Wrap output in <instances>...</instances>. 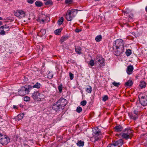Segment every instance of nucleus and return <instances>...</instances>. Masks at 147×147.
<instances>
[{"instance_id":"e433bc0d","label":"nucleus","mask_w":147,"mask_h":147,"mask_svg":"<svg viewBox=\"0 0 147 147\" xmlns=\"http://www.w3.org/2000/svg\"><path fill=\"white\" fill-rule=\"evenodd\" d=\"M112 84L114 85V86L118 87L120 85V84L119 82H115L112 83Z\"/></svg>"},{"instance_id":"ddd939ff","label":"nucleus","mask_w":147,"mask_h":147,"mask_svg":"<svg viewBox=\"0 0 147 147\" xmlns=\"http://www.w3.org/2000/svg\"><path fill=\"white\" fill-rule=\"evenodd\" d=\"M52 108L54 110L56 111H59L61 109H62L61 106H60V105L57 102L56 104L53 105Z\"/></svg>"},{"instance_id":"0eeeda50","label":"nucleus","mask_w":147,"mask_h":147,"mask_svg":"<svg viewBox=\"0 0 147 147\" xmlns=\"http://www.w3.org/2000/svg\"><path fill=\"white\" fill-rule=\"evenodd\" d=\"M32 96L35 100L37 101L43 99L45 97V96L43 94L40 93L38 91H36L32 93Z\"/></svg>"},{"instance_id":"49530a36","label":"nucleus","mask_w":147,"mask_h":147,"mask_svg":"<svg viewBox=\"0 0 147 147\" xmlns=\"http://www.w3.org/2000/svg\"><path fill=\"white\" fill-rule=\"evenodd\" d=\"M133 14H131V16H129V20H132L133 18Z\"/></svg>"},{"instance_id":"bb28decb","label":"nucleus","mask_w":147,"mask_h":147,"mask_svg":"<svg viewBox=\"0 0 147 147\" xmlns=\"http://www.w3.org/2000/svg\"><path fill=\"white\" fill-rule=\"evenodd\" d=\"M102 38V36L100 35H98L95 38V40L96 42L100 41Z\"/></svg>"},{"instance_id":"2eb2a0df","label":"nucleus","mask_w":147,"mask_h":147,"mask_svg":"<svg viewBox=\"0 0 147 147\" xmlns=\"http://www.w3.org/2000/svg\"><path fill=\"white\" fill-rule=\"evenodd\" d=\"M117 147H120L123 144V140L121 139L119 140L114 143Z\"/></svg>"},{"instance_id":"b1692460","label":"nucleus","mask_w":147,"mask_h":147,"mask_svg":"<svg viewBox=\"0 0 147 147\" xmlns=\"http://www.w3.org/2000/svg\"><path fill=\"white\" fill-rule=\"evenodd\" d=\"M3 28H4L5 31L6 32H7L8 31H9L10 28L9 26L7 25H5L4 26H2Z\"/></svg>"},{"instance_id":"7c9ffc66","label":"nucleus","mask_w":147,"mask_h":147,"mask_svg":"<svg viewBox=\"0 0 147 147\" xmlns=\"http://www.w3.org/2000/svg\"><path fill=\"white\" fill-rule=\"evenodd\" d=\"M84 142L81 141H78V143H77V145L79 146H83L84 145Z\"/></svg>"},{"instance_id":"423d86ee","label":"nucleus","mask_w":147,"mask_h":147,"mask_svg":"<svg viewBox=\"0 0 147 147\" xmlns=\"http://www.w3.org/2000/svg\"><path fill=\"white\" fill-rule=\"evenodd\" d=\"M37 20L41 23L44 24L49 22L50 20V19L49 16L45 14H42L40 15Z\"/></svg>"},{"instance_id":"79ce46f5","label":"nucleus","mask_w":147,"mask_h":147,"mask_svg":"<svg viewBox=\"0 0 147 147\" xmlns=\"http://www.w3.org/2000/svg\"><path fill=\"white\" fill-rule=\"evenodd\" d=\"M58 89L60 92H61L62 91V85H61L59 86Z\"/></svg>"},{"instance_id":"1a4fd4ad","label":"nucleus","mask_w":147,"mask_h":147,"mask_svg":"<svg viewBox=\"0 0 147 147\" xmlns=\"http://www.w3.org/2000/svg\"><path fill=\"white\" fill-rule=\"evenodd\" d=\"M10 142L8 137L0 133V143L3 145H6Z\"/></svg>"},{"instance_id":"a878e982","label":"nucleus","mask_w":147,"mask_h":147,"mask_svg":"<svg viewBox=\"0 0 147 147\" xmlns=\"http://www.w3.org/2000/svg\"><path fill=\"white\" fill-rule=\"evenodd\" d=\"M64 19L63 17H61L58 20L57 22V24L58 25H60L63 23V21Z\"/></svg>"},{"instance_id":"f03ea898","label":"nucleus","mask_w":147,"mask_h":147,"mask_svg":"<svg viewBox=\"0 0 147 147\" xmlns=\"http://www.w3.org/2000/svg\"><path fill=\"white\" fill-rule=\"evenodd\" d=\"M78 10L76 9H72L67 10L66 15V19L68 21H71L76 15Z\"/></svg>"},{"instance_id":"6e6552de","label":"nucleus","mask_w":147,"mask_h":147,"mask_svg":"<svg viewBox=\"0 0 147 147\" xmlns=\"http://www.w3.org/2000/svg\"><path fill=\"white\" fill-rule=\"evenodd\" d=\"M29 87L26 85L22 86L18 91V94L20 96H24L29 93Z\"/></svg>"},{"instance_id":"f704fd0d","label":"nucleus","mask_w":147,"mask_h":147,"mask_svg":"<svg viewBox=\"0 0 147 147\" xmlns=\"http://www.w3.org/2000/svg\"><path fill=\"white\" fill-rule=\"evenodd\" d=\"M82 110V107H78L77 108L76 111L78 113H80Z\"/></svg>"},{"instance_id":"5fc2aeb1","label":"nucleus","mask_w":147,"mask_h":147,"mask_svg":"<svg viewBox=\"0 0 147 147\" xmlns=\"http://www.w3.org/2000/svg\"><path fill=\"white\" fill-rule=\"evenodd\" d=\"M44 1H47L48 0H43Z\"/></svg>"},{"instance_id":"473e14b6","label":"nucleus","mask_w":147,"mask_h":147,"mask_svg":"<svg viewBox=\"0 0 147 147\" xmlns=\"http://www.w3.org/2000/svg\"><path fill=\"white\" fill-rule=\"evenodd\" d=\"M125 53L127 56H129L131 53V50L128 49L126 51Z\"/></svg>"},{"instance_id":"c9c22d12","label":"nucleus","mask_w":147,"mask_h":147,"mask_svg":"<svg viewBox=\"0 0 147 147\" xmlns=\"http://www.w3.org/2000/svg\"><path fill=\"white\" fill-rule=\"evenodd\" d=\"M73 2L72 0H65V3L67 4H71L73 3Z\"/></svg>"},{"instance_id":"c03bdc74","label":"nucleus","mask_w":147,"mask_h":147,"mask_svg":"<svg viewBox=\"0 0 147 147\" xmlns=\"http://www.w3.org/2000/svg\"><path fill=\"white\" fill-rule=\"evenodd\" d=\"M27 2L28 3L32 4L34 3V1L33 0H27Z\"/></svg>"},{"instance_id":"6e6d98bb","label":"nucleus","mask_w":147,"mask_h":147,"mask_svg":"<svg viewBox=\"0 0 147 147\" xmlns=\"http://www.w3.org/2000/svg\"><path fill=\"white\" fill-rule=\"evenodd\" d=\"M138 108H140V107H138Z\"/></svg>"},{"instance_id":"412c9836","label":"nucleus","mask_w":147,"mask_h":147,"mask_svg":"<svg viewBox=\"0 0 147 147\" xmlns=\"http://www.w3.org/2000/svg\"><path fill=\"white\" fill-rule=\"evenodd\" d=\"M6 32L4 28H3L2 26H1L0 27V34L1 35H5V34Z\"/></svg>"},{"instance_id":"8fccbe9b","label":"nucleus","mask_w":147,"mask_h":147,"mask_svg":"<svg viewBox=\"0 0 147 147\" xmlns=\"http://www.w3.org/2000/svg\"><path fill=\"white\" fill-rule=\"evenodd\" d=\"M2 24V22L1 21H0V26Z\"/></svg>"},{"instance_id":"09e8293b","label":"nucleus","mask_w":147,"mask_h":147,"mask_svg":"<svg viewBox=\"0 0 147 147\" xmlns=\"http://www.w3.org/2000/svg\"><path fill=\"white\" fill-rule=\"evenodd\" d=\"M13 107L14 109H17V106L15 105H14Z\"/></svg>"},{"instance_id":"2f4dec72","label":"nucleus","mask_w":147,"mask_h":147,"mask_svg":"<svg viewBox=\"0 0 147 147\" xmlns=\"http://www.w3.org/2000/svg\"><path fill=\"white\" fill-rule=\"evenodd\" d=\"M68 38V37L67 36H62L61 37V39L60 40V41L61 43L63 42L65 40H67Z\"/></svg>"},{"instance_id":"20e7f679","label":"nucleus","mask_w":147,"mask_h":147,"mask_svg":"<svg viewBox=\"0 0 147 147\" xmlns=\"http://www.w3.org/2000/svg\"><path fill=\"white\" fill-rule=\"evenodd\" d=\"M95 63L97 64L98 67L101 68L105 65V60L102 56L100 55H97L96 57L94 59Z\"/></svg>"},{"instance_id":"6ab92c4d","label":"nucleus","mask_w":147,"mask_h":147,"mask_svg":"<svg viewBox=\"0 0 147 147\" xmlns=\"http://www.w3.org/2000/svg\"><path fill=\"white\" fill-rule=\"evenodd\" d=\"M45 4L46 5L52 6L53 4V2L51 0H48L45 3Z\"/></svg>"},{"instance_id":"f8f14e48","label":"nucleus","mask_w":147,"mask_h":147,"mask_svg":"<svg viewBox=\"0 0 147 147\" xmlns=\"http://www.w3.org/2000/svg\"><path fill=\"white\" fill-rule=\"evenodd\" d=\"M15 15L19 18H24L25 15V13L24 11L22 10H17L15 13Z\"/></svg>"},{"instance_id":"a211bd4d","label":"nucleus","mask_w":147,"mask_h":147,"mask_svg":"<svg viewBox=\"0 0 147 147\" xmlns=\"http://www.w3.org/2000/svg\"><path fill=\"white\" fill-rule=\"evenodd\" d=\"M115 131L117 132H119L122 131L123 128L120 125L116 126L115 127Z\"/></svg>"},{"instance_id":"4c0bfd02","label":"nucleus","mask_w":147,"mask_h":147,"mask_svg":"<svg viewBox=\"0 0 147 147\" xmlns=\"http://www.w3.org/2000/svg\"><path fill=\"white\" fill-rule=\"evenodd\" d=\"M86 103L87 102L86 100H83L81 102L80 104L82 106H84L86 105Z\"/></svg>"},{"instance_id":"c85d7f7f","label":"nucleus","mask_w":147,"mask_h":147,"mask_svg":"<svg viewBox=\"0 0 147 147\" xmlns=\"http://www.w3.org/2000/svg\"><path fill=\"white\" fill-rule=\"evenodd\" d=\"M81 48L80 47H78L75 48V51L78 54H80L81 53Z\"/></svg>"},{"instance_id":"de8ad7c7","label":"nucleus","mask_w":147,"mask_h":147,"mask_svg":"<svg viewBox=\"0 0 147 147\" xmlns=\"http://www.w3.org/2000/svg\"><path fill=\"white\" fill-rule=\"evenodd\" d=\"M81 31V30L78 29H76L75 30V32H79Z\"/></svg>"},{"instance_id":"4be33fe9","label":"nucleus","mask_w":147,"mask_h":147,"mask_svg":"<svg viewBox=\"0 0 147 147\" xmlns=\"http://www.w3.org/2000/svg\"><path fill=\"white\" fill-rule=\"evenodd\" d=\"M146 84L144 81L141 82L139 86L141 88H145L146 86Z\"/></svg>"},{"instance_id":"58836bf2","label":"nucleus","mask_w":147,"mask_h":147,"mask_svg":"<svg viewBox=\"0 0 147 147\" xmlns=\"http://www.w3.org/2000/svg\"><path fill=\"white\" fill-rule=\"evenodd\" d=\"M108 97L107 95H105L102 98V100L104 101H105L108 99Z\"/></svg>"},{"instance_id":"37998d69","label":"nucleus","mask_w":147,"mask_h":147,"mask_svg":"<svg viewBox=\"0 0 147 147\" xmlns=\"http://www.w3.org/2000/svg\"><path fill=\"white\" fill-rule=\"evenodd\" d=\"M24 115L23 114H19L18 115V118L20 119V120L22 119Z\"/></svg>"},{"instance_id":"4468645a","label":"nucleus","mask_w":147,"mask_h":147,"mask_svg":"<svg viewBox=\"0 0 147 147\" xmlns=\"http://www.w3.org/2000/svg\"><path fill=\"white\" fill-rule=\"evenodd\" d=\"M134 69V67L132 65H129L127 67L126 72L128 74H132V71Z\"/></svg>"},{"instance_id":"7ed1b4c3","label":"nucleus","mask_w":147,"mask_h":147,"mask_svg":"<svg viewBox=\"0 0 147 147\" xmlns=\"http://www.w3.org/2000/svg\"><path fill=\"white\" fill-rule=\"evenodd\" d=\"M92 136L91 138L94 141H97L101 138V135L100 131L97 128L93 129Z\"/></svg>"},{"instance_id":"9d476101","label":"nucleus","mask_w":147,"mask_h":147,"mask_svg":"<svg viewBox=\"0 0 147 147\" xmlns=\"http://www.w3.org/2000/svg\"><path fill=\"white\" fill-rule=\"evenodd\" d=\"M139 98L140 102L142 105L145 106L147 105L146 96H143L142 94H140L139 96Z\"/></svg>"},{"instance_id":"3c124183","label":"nucleus","mask_w":147,"mask_h":147,"mask_svg":"<svg viewBox=\"0 0 147 147\" xmlns=\"http://www.w3.org/2000/svg\"><path fill=\"white\" fill-rule=\"evenodd\" d=\"M146 11L147 12V6L146 7Z\"/></svg>"},{"instance_id":"f257e3e1","label":"nucleus","mask_w":147,"mask_h":147,"mask_svg":"<svg viewBox=\"0 0 147 147\" xmlns=\"http://www.w3.org/2000/svg\"><path fill=\"white\" fill-rule=\"evenodd\" d=\"M124 42L121 39L117 40L114 42L113 49L115 50V55L119 56L123 52Z\"/></svg>"},{"instance_id":"c756f323","label":"nucleus","mask_w":147,"mask_h":147,"mask_svg":"<svg viewBox=\"0 0 147 147\" xmlns=\"http://www.w3.org/2000/svg\"><path fill=\"white\" fill-rule=\"evenodd\" d=\"M41 86L40 84L38 83L37 82L35 85H34L33 87L34 88H40Z\"/></svg>"},{"instance_id":"72a5a7b5","label":"nucleus","mask_w":147,"mask_h":147,"mask_svg":"<svg viewBox=\"0 0 147 147\" xmlns=\"http://www.w3.org/2000/svg\"><path fill=\"white\" fill-rule=\"evenodd\" d=\"M95 63L93 59H91L89 61V62L88 63V65L91 66H93L95 64Z\"/></svg>"},{"instance_id":"864d4df0","label":"nucleus","mask_w":147,"mask_h":147,"mask_svg":"<svg viewBox=\"0 0 147 147\" xmlns=\"http://www.w3.org/2000/svg\"><path fill=\"white\" fill-rule=\"evenodd\" d=\"M95 1H100V0H94Z\"/></svg>"},{"instance_id":"f3484780","label":"nucleus","mask_w":147,"mask_h":147,"mask_svg":"<svg viewBox=\"0 0 147 147\" xmlns=\"http://www.w3.org/2000/svg\"><path fill=\"white\" fill-rule=\"evenodd\" d=\"M46 31L45 29H42L38 33L37 35L40 36H42L45 34Z\"/></svg>"},{"instance_id":"a19ab883","label":"nucleus","mask_w":147,"mask_h":147,"mask_svg":"<svg viewBox=\"0 0 147 147\" xmlns=\"http://www.w3.org/2000/svg\"><path fill=\"white\" fill-rule=\"evenodd\" d=\"M69 75L70 77V79L71 80H72L74 78V75L71 72L69 73Z\"/></svg>"},{"instance_id":"39448f33","label":"nucleus","mask_w":147,"mask_h":147,"mask_svg":"<svg viewBox=\"0 0 147 147\" xmlns=\"http://www.w3.org/2000/svg\"><path fill=\"white\" fill-rule=\"evenodd\" d=\"M133 131L129 129H125L122 134L120 135L123 137L126 140L130 138L133 135Z\"/></svg>"},{"instance_id":"393cba45","label":"nucleus","mask_w":147,"mask_h":147,"mask_svg":"<svg viewBox=\"0 0 147 147\" xmlns=\"http://www.w3.org/2000/svg\"><path fill=\"white\" fill-rule=\"evenodd\" d=\"M36 5L38 7H40L43 4L42 2L40 1H36L35 3Z\"/></svg>"},{"instance_id":"ea45409f","label":"nucleus","mask_w":147,"mask_h":147,"mask_svg":"<svg viewBox=\"0 0 147 147\" xmlns=\"http://www.w3.org/2000/svg\"><path fill=\"white\" fill-rule=\"evenodd\" d=\"M24 100L26 101H28L30 100V98L28 96H25L24 98Z\"/></svg>"},{"instance_id":"dca6fc26","label":"nucleus","mask_w":147,"mask_h":147,"mask_svg":"<svg viewBox=\"0 0 147 147\" xmlns=\"http://www.w3.org/2000/svg\"><path fill=\"white\" fill-rule=\"evenodd\" d=\"M138 111L134 110V113H133L132 116V118L134 120L138 118Z\"/></svg>"},{"instance_id":"aec40b11","label":"nucleus","mask_w":147,"mask_h":147,"mask_svg":"<svg viewBox=\"0 0 147 147\" xmlns=\"http://www.w3.org/2000/svg\"><path fill=\"white\" fill-rule=\"evenodd\" d=\"M63 28H62L57 29L54 31V33L56 35H59L61 31Z\"/></svg>"},{"instance_id":"a18cd8bd","label":"nucleus","mask_w":147,"mask_h":147,"mask_svg":"<svg viewBox=\"0 0 147 147\" xmlns=\"http://www.w3.org/2000/svg\"><path fill=\"white\" fill-rule=\"evenodd\" d=\"M53 77V75L52 74H49L48 75V77L50 78H51Z\"/></svg>"},{"instance_id":"cd10ccee","label":"nucleus","mask_w":147,"mask_h":147,"mask_svg":"<svg viewBox=\"0 0 147 147\" xmlns=\"http://www.w3.org/2000/svg\"><path fill=\"white\" fill-rule=\"evenodd\" d=\"M92 90V88L90 86H88V87H87L86 89V91L89 93H90L91 92Z\"/></svg>"},{"instance_id":"9b49d317","label":"nucleus","mask_w":147,"mask_h":147,"mask_svg":"<svg viewBox=\"0 0 147 147\" xmlns=\"http://www.w3.org/2000/svg\"><path fill=\"white\" fill-rule=\"evenodd\" d=\"M57 102L61 106L62 109H64L66 105L67 101L66 99L63 98H61Z\"/></svg>"},{"instance_id":"5701e85b","label":"nucleus","mask_w":147,"mask_h":147,"mask_svg":"<svg viewBox=\"0 0 147 147\" xmlns=\"http://www.w3.org/2000/svg\"><path fill=\"white\" fill-rule=\"evenodd\" d=\"M132 84L133 82L131 80H129L125 83V85L127 86H130Z\"/></svg>"},{"instance_id":"603ef678","label":"nucleus","mask_w":147,"mask_h":147,"mask_svg":"<svg viewBox=\"0 0 147 147\" xmlns=\"http://www.w3.org/2000/svg\"><path fill=\"white\" fill-rule=\"evenodd\" d=\"M3 20L2 18L0 17V20Z\"/></svg>"}]
</instances>
